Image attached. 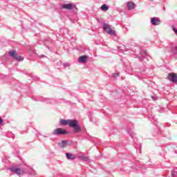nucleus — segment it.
Returning <instances> with one entry per match:
<instances>
[{
	"mask_svg": "<svg viewBox=\"0 0 177 177\" xmlns=\"http://www.w3.org/2000/svg\"><path fill=\"white\" fill-rule=\"evenodd\" d=\"M68 125L71 128H73L75 133L81 132V126L78 124V121L76 120H63L59 121V125Z\"/></svg>",
	"mask_w": 177,
	"mask_h": 177,
	"instance_id": "obj_1",
	"label": "nucleus"
},
{
	"mask_svg": "<svg viewBox=\"0 0 177 177\" xmlns=\"http://www.w3.org/2000/svg\"><path fill=\"white\" fill-rule=\"evenodd\" d=\"M102 28L105 32L109 34V35H115V31L111 30L110 25L107 24H103Z\"/></svg>",
	"mask_w": 177,
	"mask_h": 177,
	"instance_id": "obj_2",
	"label": "nucleus"
},
{
	"mask_svg": "<svg viewBox=\"0 0 177 177\" xmlns=\"http://www.w3.org/2000/svg\"><path fill=\"white\" fill-rule=\"evenodd\" d=\"M68 133V131L62 129V128H57L55 129L52 135H67Z\"/></svg>",
	"mask_w": 177,
	"mask_h": 177,
	"instance_id": "obj_3",
	"label": "nucleus"
},
{
	"mask_svg": "<svg viewBox=\"0 0 177 177\" xmlns=\"http://www.w3.org/2000/svg\"><path fill=\"white\" fill-rule=\"evenodd\" d=\"M9 55L11 56V57L15 59V60H18V62H23V60H24V57L21 56H17V53H16V51L15 50L10 51Z\"/></svg>",
	"mask_w": 177,
	"mask_h": 177,
	"instance_id": "obj_4",
	"label": "nucleus"
},
{
	"mask_svg": "<svg viewBox=\"0 0 177 177\" xmlns=\"http://www.w3.org/2000/svg\"><path fill=\"white\" fill-rule=\"evenodd\" d=\"M171 52L174 59H177V46L174 43L170 44Z\"/></svg>",
	"mask_w": 177,
	"mask_h": 177,
	"instance_id": "obj_5",
	"label": "nucleus"
},
{
	"mask_svg": "<svg viewBox=\"0 0 177 177\" xmlns=\"http://www.w3.org/2000/svg\"><path fill=\"white\" fill-rule=\"evenodd\" d=\"M36 102H44L45 103H46L47 104H52V102H53V100L50 99V98H42L41 99V97H37L35 98Z\"/></svg>",
	"mask_w": 177,
	"mask_h": 177,
	"instance_id": "obj_6",
	"label": "nucleus"
},
{
	"mask_svg": "<svg viewBox=\"0 0 177 177\" xmlns=\"http://www.w3.org/2000/svg\"><path fill=\"white\" fill-rule=\"evenodd\" d=\"M168 80L173 82L174 84H176L177 82V75L175 73H169L167 76Z\"/></svg>",
	"mask_w": 177,
	"mask_h": 177,
	"instance_id": "obj_7",
	"label": "nucleus"
},
{
	"mask_svg": "<svg viewBox=\"0 0 177 177\" xmlns=\"http://www.w3.org/2000/svg\"><path fill=\"white\" fill-rule=\"evenodd\" d=\"M151 24L152 26H160L161 24V20L158 17H152L151 18Z\"/></svg>",
	"mask_w": 177,
	"mask_h": 177,
	"instance_id": "obj_8",
	"label": "nucleus"
},
{
	"mask_svg": "<svg viewBox=\"0 0 177 177\" xmlns=\"http://www.w3.org/2000/svg\"><path fill=\"white\" fill-rule=\"evenodd\" d=\"M62 9H66L67 10H72V9H74L75 8V6H73L71 3H64L62 5Z\"/></svg>",
	"mask_w": 177,
	"mask_h": 177,
	"instance_id": "obj_9",
	"label": "nucleus"
},
{
	"mask_svg": "<svg viewBox=\"0 0 177 177\" xmlns=\"http://www.w3.org/2000/svg\"><path fill=\"white\" fill-rule=\"evenodd\" d=\"M9 169L11 172H13V174H16L17 175H20L21 174V169L20 168L12 167H10Z\"/></svg>",
	"mask_w": 177,
	"mask_h": 177,
	"instance_id": "obj_10",
	"label": "nucleus"
},
{
	"mask_svg": "<svg viewBox=\"0 0 177 177\" xmlns=\"http://www.w3.org/2000/svg\"><path fill=\"white\" fill-rule=\"evenodd\" d=\"M88 62V57L86 55H82L79 57L80 63H86Z\"/></svg>",
	"mask_w": 177,
	"mask_h": 177,
	"instance_id": "obj_11",
	"label": "nucleus"
},
{
	"mask_svg": "<svg viewBox=\"0 0 177 177\" xmlns=\"http://www.w3.org/2000/svg\"><path fill=\"white\" fill-rule=\"evenodd\" d=\"M68 145V141L63 140L61 142L58 143V146L61 147V149H64Z\"/></svg>",
	"mask_w": 177,
	"mask_h": 177,
	"instance_id": "obj_12",
	"label": "nucleus"
},
{
	"mask_svg": "<svg viewBox=\"0 0 177 177\" xmlns=\"http://www.w3.org/2000/svg\"><path fill=\"white\" fill-rule=\"evenodd\" d=\"M127 8L129 10H133V9H135V3L131 1H128Z\"/></svg>",
	"mask_w": 177,
	"mask_h": 177,
	"instance_id": "obj_13",
	"label": "nucleus"
},
{
	"mask_svg": "<svg viewBox=\"0 0 177 177\" xmlns=\"http://www.w3.org/2000/svg\"><path fill=\"white\" fill-rule=\"evenodd\" d=\"M67 160H75V156L70 153H66Z\"/></svg>",
	"mask_w": 177,
	"mask_h": 177,
	"instance_id": "obj_14",
	"label": "nucleus"
},
{
	"mask_svg": "<svg viewBox=\"0 0 177 177\" xmlns=\"http://www.w3.org/2000/svg\"><path fill=\"white\" fill-rule=\"evenodd\" d=\"M149 119L151 120V122H153V121L154 122L153 125H156V124L157 123V119H156V117L150 115Z\"/></svg>",
	"mask_w": 177,
	"mask_h": 177,
	"instance_id": "obj_15",
	"label": "nucleus"
},
{
	"mask_svg": "<svg viewBox=\"0 0 177 177\" xmlns=\"http://www.w3.org/2000/svg\"><path fill=\"white\" fill-rule=\"evenodd\" d=\"M101 10H104V12H106V10H109V7L107 6V5L103 4L101 6Z\"/></svg>",
	"mask_w": 177,
	"mask_h": 177,
	"instance_id": "obj_16",
	"label": "nucleus"
},
{
	"mask_svg": "<svg viewBox=\"0 0 177 177\" xmlns=\"http://www.w3.org/2000/svg\"><path fill=\"white\" fill-rule=\"evenodd\" d=\"M171 176H172V177H177V169H174L171 171Z\"/></svg>",
	"mask_w": 177,
	"mask_h": 177,
	"instance_id": "obj_17",
	"label": "nucleus"
},
{
	"mask_svg": "<svg viewBox=\"0 0 177 177\" xmlns=\"http://www.w3.org/2000/svg\"><path fill=\"white\" fill-rule=\"evenodd\" d=\"M143 59H145V57H146L147 56V50H144L142 51V53H140Z\"/></svg>",
	"mask_w": 177,
	"mask_h": 177,
	"instance_id": "obj_18",
	"label": "nucleus"
},
{
	"mask_svg": "<svg viewBox=\"0 0 177 177\" xmlns=\"http://www.w3.org/2000/svg\"><path fill=\"white\" fill-rule=\"evenodd\" d=\"M127 132L131 138H135V134L133 133V131H132L131 129L128 130Z\"/></svg>",
	"mask_w": 177,
	"mask_h": 177,
	"instance_id": "obj_19",
	"label": "nucleus"
},
{
	"mask_svg": "<svg viewBox=\"0 0 177 177\" xmlns=\"http://www.w3.org/2000/svg\"><path fill=\"white\" fill-rule=\"evenodd\" d=\"M118 75H120V73H113V74L112 75V76L113 77V78H117V77H118Z\"/></svg>",
	"mask_w": 177,
	"mask_h": 177,
	"instance_id": "obj_20",
	"label": "nucleus"
},
{
	"mask_svg": "<svg viewBox=\"0 0 177 177\" xmlns=\"http://www.w3.org/2000/svg\"><path fill=\"white\" fill-rule=\"evenodd\" d=\"M80 158L82 160H84V161H86L88 160V158L85 157V156H80Z\"/></svg>",
	"mask_w": 177,
	"mask_h": 177,
	"instance_id": "obj_21",
	"label": "nucleus"
},
{
	"mask_svg": "<svg viewBox=\"0 0 177 177\" xmlns=\"http://www.w3.org/2000/svg\"><path fill=\"white\" fill-rule=\"evenodd\" d=\"M63 66H64V67H68L70 65L68 64V63H64Z\"/></svg>",
	"mask_w": 177,
	"mask_h": 177,
	"instance_id": "obj_22",
	"label": "nucleus"
},
{
	"mask_svg": "<svg viewBox=\"0 0 177 177\" xmlns=\"http://www.w3.org/2000/svg\"><path fill=\"white\" fill-rule=\"evenodd\" d=\"M2 124H3V120L0 118V125H2Z\"/></svg>",
	"mask_w": 177,
	"mask_h": 177,
	"instance_id": "obj_23",
	"label": "nucleus"
},
{
	"mask_svg": "<svg viewBox=\"0 0 177 177\" xmlns=\"http://www.w3.org/2000/svg\"><path fill=\"white\" fill-rule=\"evenodd\" d=\"M151 98L153 99V100H156V97L155 96H152Z\"/></svg>",
	"mask_w": 177,
	"mask_h": 177,
	"instance_id": "obj_24",
	"label": "nucleus"
},
{
	"mask_svg": "<svg viewBox=\"0 0 177 177\" xmlns=\"http://www.w3.org/2000/svg\"><path fill=\"white\" fill-rule=\"evenodd\" d=\"M139 60L142 61V58H139Z\"/></svg>",
	"mask_w": 177,
	"mask_h": 177,
	"instance_id": "obj_25",
	"label": "nucleus"
},
{
	"mask_svg": "<svg viewBox=\"0 0 177 177\" xmlns=\"http://www.w3.org/2000/svg\"><path fill=\"white\" fill-rule=\"evenodd\" d=\"M42 57H44V55H41Z\"/></svg>",
	"mask_w": 177,
	"mask_h": 177,
	"instance_id": "obj_26",
	"label": "nucleus"
}]
</instances>
